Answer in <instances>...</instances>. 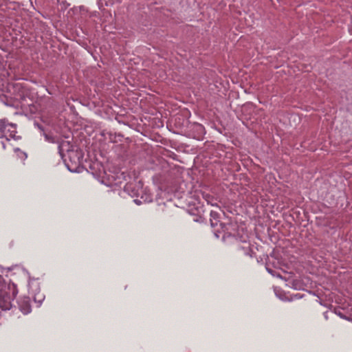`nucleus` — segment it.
<instances>
[{"label": "nucleus", "instance_id": "obj_4", "mask_svg": "<svg viewBox=\"0 0 352 352\" xmlns=\"http://www.w3.org/2000/svg\"><path fill=\"white\" fill-rule=\"evenodd\" d=\"M19 310L23 314H28L31 311L30 299L28 296H23L18 300Z\"/></svg>", "mask_w": 352, "mask_h": 352}, {"label": "nucleus", "instance_id": "obj_5", "mask_svg": "<svg viewBox=\"0 0 352 352\" xmlns=\"http://www.w3.org/2000/svg\"><path fill=\"white\" fill-rule=\"evenodd\" d=\"M58 148L60 155L63 159H64L66 157V155L74 148L69 141L63 140L59 144Z\"/></svg>", "mask_w": 352, "mask_h": 352}, {"label": "nucleus", "instance_id": "obj_1", "mask_svg": "<svg viewBox=\"0 0 352 352\" xmlns=\"http://www.w3.org/2000/svg\"><path fill=\"white\" fill-rule=\"evenodd\" d=\"M68 160L64 158L67 169L72 173H80L83 167L80 165L82 155L78 149L73 148L67 155Z\"/></svg>", "mask_w": 352, "mask_h": 352}, {"label": "nucleus", "instance_id": "obj_13", "mask_svg": "<svg viewBox=\"0 0 352 352\" xmlns=\"http://www.w3.org/2000/svg\"><path fill=\"white\" fill-rule=\"evenodd\" d=\"M45 137L47 140L51 141V138L47 135H45Z\"/></svg>", "mask_w": 352, "mask_h": 352}, {"label": "nucleus", "instance_id": "obj_14", "mask_svg": "<svg viewBox=\"0 0 352 352\" xmlns=\"http://www.w3.org/2000/svg\"><path fill=\"white\" fill-rule=\"evenodd\" d=\"M2 145H3V148L5 149L6 148V145L4 144V142H2Z\"/></svg>", "mask_w": 352, "mask_h": 352}, {"label": "nucleus", "instance_id": "obj_9", "mask_svg": "<svg viewBox=\"0 0 352 352\" xmlns=\"http://www.w3.org/2000/svg\"><path fill=\"white\" fill-rule=\"evenodd\" d=\"M124 190L127 192L131 197H138L140 195L139 189L135 190L133 184H126L124 186Z\"/></svg>", "mask_w": 352, "mask_h": 352}, {"label": "nucleus", "instance_id": "obj_12", "mask_svg": "<svg viewBox=\"0 0 352 352\" xmlns=\"http://www.w3.org/2000/svg\"><path fill=\"white\" fill-rule=\"evenodd\" d=\"M197 127V130H199V131H203L204 129L201 124H198Z\"/></svg>", "mask_w": 352, "mask_h": 352}, {"label": "nucleus", "instance_id": "obj_11", "mask_svg": "<svg viewBox=\"0 0 352 352\" xmlns=\"http://www.w3.org/2000/svg\"><path fill=\"white\" fill-rule=\"evenodd\" d=\"M134 202L138 204V205H140L142 203V201L140 200V199H134Z\"/></svg>", "mask_w": 352, "mask_h": 352}, {"label": "nucleus", "instance_id": "obj_2", "mask_svg": "<svg viewBox=\"0 0 352 352\" xmlns=\"http://www.w3.org/2000/svg\"><path fill=\"white\" fill-rule=\"evenodd\" d=\"M10 288V290L0 294V309L3 311L10 310L12 307V301L18 292L16 286Z\"/></svg>", "mask_w": 352, "mask_h": 352}, {"label": "nucleus", "instance_id": "obj_3", "mask_svg": "<svg viewBox=\"0 0 352 352\" xmlns=\"http://www.w3.org/2000/svg\"><path fill=\"white\" fill-rule=\"evenodd\" d=\"M16 133V125L9 123L7 120H0V138H6V140L15 138Z\"/></svg>", "mask_w": 352, "mask_h": 352}, {"label": "nucleus", "instance_id": "obj_8", "mask_svg": "<svg viewBox=\"0 0 352 352\" xmlns=\"http://www.w3.org/2000/svg\"><path fill=\"white\" fill-rule=\"evenodd\" d=\"M210 225L212 227H215L219 222V214L217 212L212 210L210 212Z\"/></svg>", "mask_w": 352, "mask_h": 352}, {"label": "nucleus", "instance_id": "obj_10", "mask_svg": "<svg viewBox=\"0 0 352 352\" xmlns=\"http://www.w3.org/2000/svg\"><path fill=\"white\" fill-rule=\"evenodd\" d=\"M43 300H44L43 296H41V298L38 300L36 299V296L34 297V300L38 301L39 304H41V302H43Z\"/></svg>", "mask_w": 352, "mask_h": 352}, {"label": "nucleus", "instance_id": "obj_6", "mask_svg": "<svg viewBox=\"0 0 352 352\" xmlns=\"http://www.w3.org/2000/svg\"><path fill=\"white\" fill-rule=\"evenodd\" d=\"M12 286H16L13 283H8L7 284L3 278L2 277V276L0 275V294L1 293H4L6 291H8L10 290V287H12Z\"/></svg>", "mask_w": 352, "mask_h": 352}, {"label": "nucleus", "instance_id": "obj_7", "mask_svg": "<svg viewBox=\"0 0 352 352\" xmlns=\"http://www.w3.org/2000/svg\"><path fill=\"white\" fill-rule=\"evenodd\" d=\"M202 197L208 204H210L212 206H218L217 199L213 196L208 193H203Z\"/></svg>", "mask_w": 352, "mask_h": 352}, {"label": "nucleus", "instance_id": "obj_15", "mask_svg": "<svg viewBox=\"0 0 352 352\" xmlns=\"http://www.w3.org/2000/svg\"><path fill=\"white\" fill-rule=\"evenodd\" d=\"M268 272H269L270 273H272V271L271 270H268Z\"/></svg>", "mask_w": 352, "mask_h": 352}]
</instances>
